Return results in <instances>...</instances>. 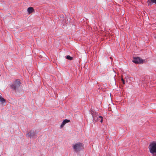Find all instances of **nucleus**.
Masks as SVG:
<instances>
[{
    "mask_svg": "<svg viewBox=\"0 0 156 156\" xmlns=\"http://www.w3.org/2000/svg\"><path fill=\"white\" fill-rule=\"evenodd\" d=\"M26 137H27L33 138L35 136V138L37 137V134H36L34 131L32 130H30L29 132L27 131L26 134Z\"/></svg>",
    "mask_w": 156,
    "mask_h": 156,
    "instance_id": "nucleus-5",
    "label": "nucleus"
},
{
    "mask_svg": "<svg viewBox=\"0 0 156 156\" xmlns=\"http://www.w3.org/2000/svg\"><path fill=\"white\" fill-rule=\"evenodd\" d=\"M100 121L101 123L103 121V117L102 116H100L97 117V118L93 122L95 123L96 122Z\"/></svg>",
    "mask_w": 156,
    "mask_h": 156,
    "instance_id": "nucleus-7",
    "label": "nucleus"
},
{
    "mask_svg": "<svg viewBox=\"0 0 156 156\" xmlns=\"http://www.w3.org/2000/svg\"><path fill=\"white\" fill-rule=\"evenodd\" d=\"M70 121V120L69 119H65L64 120L63 122H62V124L60 126V127L61 128H62L64 125H65L66 124V123H68Z\"/></svg>",
    "mask_w": 156,
    "mask_h": 156,
    "instance_id": "nucleus-8",
    "label": "nucleus"
},
{
    "mask_svg": "<svg viewBox=\"0 0 156 156\" xmlns=\"http://www.w3.org/2000/svg\"><path fill=\"white\" fill-rule=\"evenodd\" d=\"M149 151L153 156H156V141H153L149 145Z\"/></svg>",
    "mask_w": 156,
    "mask_h": 156,
    "instance_id": "nucleus-2",
    "label": "nucleus"
},
{
    "mask_svg": "<svg viewBox=\"0 0 156 156\" xmlns=\"http://www.w3.org/2000/svg\"><path fill=\"white\" fill-rule=\"evenodd\" d=\"M154 38L155 39H156V36H154Z\"/></svg>",
    "mask_w": 156,
    "mask_h": 156,
    "instance_id": "nucleus-14",
    "label": "nucleus"
},
{
    "mask_svg": "<svg viewBox=\"0 0 156 156\" xmlns=\"http://www.w3.org/2000/svg\"><path fill=\"white\" fill-rule=\"evenodd\" d=\"M21 83L19 79H16L15 81L11 83L10 88L11 89L16 92L19 90Z\"/></svg>",
    "mask_w": 156,
    "mask_h": 156,
    "instance_id": "nucleus-1",
    "label": "nucleus"
},
{
    "mask_svg": "<svg viewBox=\"0 0 156 156\" xmlns=\"http://www.w3.org/2000/svg\"><path fill=\"white\" fill-rule=\"evenodd\" d=\"M83 145L82 143L79 142L74 144L73 146V148L75 151L77 152L80 151L83 149Z\"/></svg>",
    "mask_w": 156,
    "mask_h": 156,
    "instance_id": "nucleus-3",
    "label": "nucleus"
},
{
    "mask_svg": "<svg viewBox=\"0 0 156 156\" xmlns=\"http://www.w3.org/2000/svg\"><path fill=\"white\" fill-rule=\"evenodd\" d=\"M0 101L2 104H3L5 101V100L2 98V96L0 95Z\"/></svg>",
    "mask_w": 156,
    "mask_h": 156,
    "instance_id": "nucleus-11",
    "label": "nucleus"
},
{
    "mask_svg": "<svg viewBox=\"0 0 156 156\" xmlns=\"http://www.w3.org/2000/svg\"><path fill=\"white\" fill-rule=\"evenodd\" d=\"M132 62L136 64H139L143 63V61L142 59L140 57H135L133 58Z\"/></svg>",
    "mask_w": 156,
    "mask_h": 156,
    "instance_id": "nucleus-6",
    "label": "nucleus"
},
{
    "mask_svg": "<svg viewBox=\"0 0 156 156\" xmlns=\"http://www.w3.org/2000/svg\"><path fill=\"white\" fill-rule=\"evenodd\" d=\"M121 80L122 81V82H123V84H125V81L122 78Z\"/></svg>",
    "mask_w": 156,
    "mask_h": 156,
    "instance_id": "nucleus-13",
    "label": "nucleus"
},
{
    "mask_svg": "<svg viewBox=\"0 0 156 156\" xmlns=\"http://www.w3.org/2000/svg\"><path fill=\"white\" fill-rule=\"evenodd\" d=\"M90 112L92 116V121L93 122L94 121H95V120L98 116V113L96 111L92 109L90 110Z\"/></svg>",
    "mask_w": 156,
    "mask_h": 156,
    "instance_id": "nucleus-4",
    "label": "nucleus"
},
{
    "mask_svg": "<svg viewBox=\"0 0 156 156\" xmlns=\"http://www.w3.org/2000/svg\"><path fill=\"white\" fill-rule=\"evenodd\" d=\"M66 58L68 60H72L73 59V58L72 57L70 56L69 55H68L66 56Z\"/></svg>",
    "mask_w": 156,
    "mask_h": 156,
    "instance_id": "nucleus-12",
    "label": "nucleus"
},
{
    "mask_svg": "<svg viewBox=\"0 0 156 156\" xmlns=\"http://www.w3.org/2000/svg\"><path fill=\"white\" fill-rule=\"evenodd\" d=\"M27 11L29 13H31L34 11L33 8L31 7H30L27 9Z\"/></svg>",
    "mask_w": 156,
    "mask_h": 156,
    "instance_id": "nucleus-10",
    "label": "nucleus"
},
{
    "mask_svg": "<svg viewBox=\"0 0 156 156\" xmlns=\"http://www.w3.org/2000/svg\"><path fill=\"white\" fill-rule=\"evenodd\" d=\"M147 3L149 5H152L153 3L156 4V0H148Z\"/></svg>",
    "mask_w": 156,
    "mask_h": 156,
    "instance_id": "nucleus-9",
    "label": "nucleus"
}]
</instances>
